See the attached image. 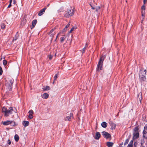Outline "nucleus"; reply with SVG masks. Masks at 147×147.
<instances>
[{"instance_id":"42","label":"nucleus","mask_w":147,"mask_h":147,"mask_svg":"<svg viewBox=\"0 0 147 147\" xmlns=\"http://www.w3.org/2000/svg\"><path fill=\"white\" fill-rule=\"evenodd\" d=\"M147 0H144V4H145L146 3Z\"/></svg>"},{"instance_id":"38","label":"nucleus","mask_w":147,"mask_h":147,"mask_svg":"<svg viewBox=\"0 0 147 147\" xmlns=\"http://www.w3.org/2000/svg\"><path fill=\"white\" fill-rule=\"evenodd\" d=\"M53 56L52 55H50L49 57V59L50 60L52 58Z\"/></svg>"},{"instance_id":"52","label":"nucleus","mask_w":147,"mask_h":147,"mask_svg":"<svg viewBox=\"0 0 147 147\" xmlns=\"http://www.w3.org/2000/svg\"><path fill=\"white\" fill-rule=\"evenodd\" d=\"M55 81H54V80L53 81V84H54V82H55Z\"/></svg>"},{"instance_id":"29","label":"nucleus","mask_w":147,"mask_h":147,"mask_svg":"<svg viewBox=\"0 0 147 147\" xmlns=\"http://www.w3.org/2000/svg\"><path fill=\"white\" fill-rule=\"evenodd\" d=\"M7 61L6 60H4L3 61V63L4 65H6L7 64Z\"/></svg>"},{"instance_id":"47","label":"nucleus","mask_w":147,"mask_h":147,"mask_svg":"<svg viewBox=\"0 0 147 147\" xmlns=\"http://www.w3.org/2000/svg\"><path fill=\"white\" fill-rule=\"evenodd\" d=\"M12 0H10L9 1V3H12Z\"/></svg>"},{"instance_id":"22","label":"nucleus","mask_w":147,"mask_h":147,"mask_svg":"<svg viewBox=\"0 0 147 147\" xmlns=\"http://www.w3.org/2000/svg\"><path fill=\"white\" fill-rule=\"evenodd\" d=\"M14 139L16 142H18L19 139V136L17 134H16L14 136Z\"/></svg>"},{"instance_id":"14","label":"nucleus","mask_w":147,"mask_h":147,"mask_svg":"<svg viewBox=\"0 0 147 147\" xmlns=\"http://www.w3.org/2000/svg\"><path fill=\"white\" fill-rule=\"evenodd\" d=\"M100 133L99 132H97L96 133L95 138L96 140H98L100 137Z\"/></svg>"},{"instance_id":"19","label":"nucleus","mask_w":147,"mask_h":147,"mask_svg":"<svg viewBox=\"0 0 147 147\" xmlns=\"http://www.w3.org/2000/svg\"><path fill=\"white\" fill-rule=\"evenodd\" d=\"M113 143L111 142H108L107 143V145L108 147H111L113 145Z\"/></svg>"},{"instance_id":"11","label":"nucleus","mask_w":147,"mask_h":147,"mask_svg":"<svg viewBox=\"0 0 147 147\" xmlns=\"http://www.w3.org/2000/svg\"><path fill=\"white\" fill-rule=\"evenodd\" d=\"M47 9L46 7H45L41 10L38 13V15L40 16L42 15L45 13V10Z\"/></svg>"},{"instance_id":"21","label":"nucleus","mask_w":147,"mask_h":147,"mask_svg":"<svg viewBox=\"0 0 147 147\" xmlns=\"http://www.w3.org/2000/svg\"><path fill=\"white\" fill-rule=\"evenodd\" d=\"M102 126L104 128H106L107 127V123L105 122H102L101 124Z\"/></svg>"},{"instance_id":"8","label":"nucleus","mask_w":147,"mask_h":147,"mask_svg":"<svg viewBox=\"0 0 147 147\" xmlns=\"http://www.w3.org/2000/svg\"><path fill=\"white\" fill-rule=\"evenodd\" d=\"M102 134L105 138L108 139L111 137L110 134L107 132L103 131L102 132Z\"/></svg>"},{"instance_id":"45","label":"nucleus","mask_w":147,"mask_h":147,"mask_svg":"<svg viewBox=\"0 0 147 147\" xmlns=\"http://www.w3.org/2000/svg\"><path fill=\"white\" fill-rule=\"evenodd\" d=\"M11 3H9V5L8 7L9 8L11 6Z\"/></svg>"},{"instance_id":"49","label":"nucleus","mask_w":147,"mask_h":147,"mask_svg":"<svg viewBox=\"0 0 147 147\" xmlns=\"http://www.w3.org/2000/svg\"><path fill=\"white\" fill-rule=\"evenodd\" d=\"M96 8H97L98 9H100V7H97Z\"/></svg>"},{"instance_id":"6","label":"nucleus","mask_w":147,"mask_h":147,"mask_svg":"<svg viewBox=\"0 0 147 147\" xmlns=\"http://www.w3.org/2000/svg\"><path fill=\"white\" fill-rule=\"evenodd\" d=\"M74 13V9L71 7L67 9V12L65 14V17L66 18H69V16L73 15Z\"/></svg>"},{"instance_id":"50","label":"nucleus","mask_w":147,"mask_h":147,"mask_svg":"<svg viewBox=\"0 0 147 147\" xmlns=\"http://www.w3.org/2000/svg\"><path fill=\"white\" fill-rule=\"evenodd\" d=\"M96 9V11H98V9L97 8H95Z\"/></svg>"},{"instance_id":"46","label":"nucleus","mask_w":147,"mask_h":147,"mask_svg":"<svg viewBox=\"0 0 147 147\" xmlns=\"http://www.w3.org/2000/svg\"><path fill=\"white\" fill-rule=\"evenodd\" d=\"M145 13H142V16L144 17Z\"/></svg>"},{"instance_id":"48","label":"nucleus","mask_w":147,"mask_h":147,"mask_svg":"<svg viewBox=\"0 0 147 147\" xmlns=\"http://www.w3.org/2000/svg\"><path fill=\"white\" fill-rule=\"evenodd\" d=\"M16 3V1H15V0H14L13 2V4H15Z\"/></svg>"},{"instance_id":"54","label":"nucleus","mask_w":147,"mask_h":147,"mask_svg":"<svg viewBox=\"0 0 147 147\" xmlns=\"http://www.w3.org/2000/svg\"><path fill=\"white\" fill-rule=\"evenodd\" d=\"M126 2H127V0H126Z\"/></svg>"},{"instance_id":"2","label":"nucleus","mask_w":147,"mask_h":147,"mask_svg":"<svg viewBox=\"0 0 147 147\" xmlns=\"http://www.w3.org/2000/svg\"><path fill=\"white\" fill-rule=\"evenodd\" d=\"M13 80L11 78H9L7 80V82L5 84V86L6 89L8 91H11L12 89V84L13 82Z\"/></svg>"},{"instance_id":"5","label":"nucleus","mask_w":147,"mask_h":147,"mask_svg":"<svg viewBox=\"0 0 147 147\" xmlns=\"http://www.w3.org/2000/svg\"><path fill=\"white\" fill-rule=\"evenodd\" d=\"M139 129L137 127H135L133 133V140L138 139L139 136V134L138 131Z\"/></svg>"},{"instance_id":"30","label":"nucleus","mask_w":147,"mask_h":147,"mask_svg":"<svg viewBox=\"0 0 147 147\" xmlns=\"http://www.w3.org/2000/svg\"><path fill=\"white\" fill-rule=\"evenodd\" d=\"M1 28L2 29H5V25L3 23L1 24Z\"/></svg>"},{"instance_id":"17","label":"nucleus","mask_w":147,"mask_h":147,"mask_svg":"<svg viewBox=\"0 0 147 147\" xmlns=\"http://www.w3.org/2000/svg\"><path fill=\"white\" fill-rule=\"evenodd\" d=\"M42 89L44 91H45L47 90H49L50 89V87L49 86H44L43 88Z\"/></svg>"},{"instance_id":"44","label":"nucleus","mask_w":147,"mask_h":147,"mask_svg":"<svg viewBox=\"0 0 147 147\" xmlns=\"http://www.w3.org/2000/svg\"><path fill=\"white\" fill-rule=\"evenodd\" d=\"M133 140H132L129 143H131V144H133Z\"/></svg>"},{"instance_id":"23","label":"nucleus","mask_w":147,"mask_h":147,"mask_svg":"<svg viewBox=\"0 0 147 147\" xmlns=\"http://www.w3.org/2000/svg\"><path fill=\"white\" fill-rule=\"evenodd\" d=\"M18 36H19V35H18V32H17L16 33V35H15V38L13 39V40H16L17 39Z\"/></svg>"},{"instance_id":"1","label":"nucleus","mask_w":147,"mask_h":147,"mask_svg":"<svg viewBox=\"0 0 147 147\" xmlns=\"http://www.w3.org/2000/svg\"><path fill=\"white\" fill-rule=\"evenodd\" d=\"M2 111L4 113V116L6 117L8 116L9 115L12 114L14 112L12 107H10L8 109L3 107L2 109Z\"/></svg>"},{"instance_id":"28","label":"nucleus","mask_w":147,"mask_h":147,"mask_svg":"<svg viewBox=\"0 0 147 147\" xmlns=\"http://www.w3.org/2000/svg\"><path fill=\"white\" fill-rule=\"evenodd\" d=\"M29 115H32L33 114L34 112L32 110H30L28 112Z\"/></svg>"},{"instance_id":"31","label":"nucleus","mask_w":147,"mask_h":147,"mask_svg":"<svg viewBox=\"0 0 147 147\" xmlns=\"http://www.w3.org/2000/svg\"><path fill=\"white\" fill-rule=\"evenodd\" d=\"M58 77V74H56L55 75L54 77V81H55L56 80L57 78Z\"/></svg>"},{"instance_id":"32","label":"nucleus","mask_w":147,"mask_h":147,"mask_svg":"<svg viewBox=\"0 0 147 147\" xmlns=\"http://www.w3.org/2000/svg\"><path fill=\"white\" fill-rule=\"evenodd\" d=\"M56 28L55 27L54 28H53L50 32L49 34H51L52 32Z\"/></svg>"},{"instance_id":"43","label":"nucleus","mask_w":147,"mask_h":147,"mask_svg":"<svg viewBox=\"0 0 147 147\" xmlns=\"http://www.w3.org/2000/svg\"><path fill=\"white\" fill-rule=\"evenodd\" d=\"M137 145V143L135 142L134 144V145L135 146V147H136V145Z\"/></svg>"},{"instance_id":"39","label":"nucleus","mask_w":147,"mask_h":147,"mask_svg":"<svg viewBox=\"0 0 147 147\" xmlns=\"http://www.w3.org/2000/svg\"><path fill=\"white\" fill-rule=\"evenodd\" d=\"M145 10H142L141 13H145Z\"/></svg>"},{"instance_id":"3","label":"nucleus","mask_w":147,"mask_h":147,"mask_svg":"<svg viewBox=\"0 0 147 147\" xmlns=\"http://www.w3.org/2000/svg\"><path fill=\"white\" fill-rule=\"evenodd\" d=\"M106 57L105 55L101 56L97 65V71H100L102 69L103 65V63L105 58Z\"/></svg>"},{"instance_id":"35","label":"nucleus","mask_w":147,"mask_h":147,"mask_svg":"<svg viewBox=\"0 0 147 147\" xmlns=\"http://www.w3.org/2000/svg\"><path fill=\"white\" fill-rule=\"evenodd\" d=\"M3 72L2 68L0 66V75H1Z\"/></svg>"},{"instance_id":"12","label":"nucleus","mask_w":147,"mask_h":147,"mask_svg":"<svg viewBox=\"0 0 147 147\" xmlns=\"http://www.w3.org/2000/svg\"><path fill=\"white\" fill-rule=\"evenodd\" d=\"M37 22L36 20H34L32 22V25L31 26V28L32 29L33 28H34L36 25Z\"/></svg>"},{"instance_id":"10","label":"nucleus","mask_w":147,"mask_h":147,"mask_svg":"<svg viewBox=\"0 0 147 147\" xmlns=\"http://www.w3.org/2000/svg\"><path fill=\"white\" fill-rule=\"evenodd\" d=\"M73 117V114L70 113L69 116H67L65 119V121H70L71 120V118Z\"/></svg>"},{"instance_id":"20","label":"nucleus","mask_w":147,"mask_h":147,"mask_svg":"<svg viewBox=\"0 0 147 147\" xmlns=\"http://www.w3.org/2000/svg\"><path fill=\"white\" fill-rule=\"evenodd\" d=\"M140 143L142 145L144 143H145V139L144 138H141L140 139Z\"/></svg>"},{"instance_id":"24","label":"nucleus","mask_w":147,"mask_h":147,"mask_svg":"<svg viewBox=\"0 0 147 147\" xmlns=\"http://www.w3.org/2000/svg\"><path fill=\"white\" fill-rule=\"evenodd\" d=\"M70 24L69 23L66 26L65 28L63 29V31L65 32L67 28L69 27V26H70Z\"/></svg>"},{"instance_id":"51","label":"nucleus","mask_w":147,"mask_h":147,"mask_svg":"<svg viewBox=\"0 0 147 147\" xmlns=\"http://www.w3.org/2000/svg\"><path fill=\"white\" fill-rule=\"evenodd\" d=\"M50 5V4H48L47 5V7H49Z\"/></svg>"},{"instance_id":"13","label":"nucleus","mask_w":147,"mask_h":147,"mask_svg":"<svg viewBox=\"0 0 147 147\" xmlns=\"http://www.w3.org/2000/svg\"><path fill=\"white\" fill-rule=\"evenodd\" d=\"M109 123L112 129H115L116 125L112 121H110Z\"/></svg>"},{"instance_id":"7","label":"nucleus","mask_w":147,"mask_h":147,"mask_svg":"<svg viewBox=\"0 0 147 147\" xmlns=\"http://www.w3.org/2000/svg\"><path fill=\"white\" fill-rule=\"evenodd\" d=\"M2 124L4 125H7L9 124H12V125L14 126L15 125V123L12 121L7 120L5 121H2Z\"/></svg>"},{"instance_id":"55","label":"nucleus","mask_w":147,"mask_h":147,"mask_svg":"<svg viewBox=\"0 0 147 147\" xmlns=\"http://www.w3.org/2000/svg\"><path fill=\"white\" fill-rule=\"evenodd\" d=\"M144 18H143L142 19L143 20L144 19Z\"/></svg>"},{"instance_id":"40","label":"nucleus","mask_w":147,"mask_h":147,"mask_svg":"<svg viewBox=\"0 0 147 147\" xmlns=\"http://www.w3.org/2000/svg\"><path fill=\"white\" fill-rule=\"evenodd\" d=\"M8 144L10 145L11 144V142L10 140H8Z\"/></svg>"},{"instance_id":"26","label":"nucleus","mask_w":147,"mask_h":147,"mask_svg":"<svg viewBox=\"0 0 147 147\" xmlns=\"http://www.w3.org/2000/svg\"><path fill=\"white\" fill-rule=\"evenodd\" d=\"M129 142V139H127L126 140L125 142H124V145H126Z\"/></svg>"},{"instance_id":"33","label":"nucleus","mask_w":147,"mask_h":147,"mask_svg":"<svg viewBox=\"0 0 147 147\" xmlns=\"http://www.w3.org/2000/svg\"><path fill=\"white\" fill-rule=\"evenodd\" d=\"M87 45H86V46H85V47L83 49L82 51V53H83L84 52L85 50L86 49V47H87Z\"/></svg>"},{"instance_id":"15","label":"nucleus","mask_w":147,"mask_h":147,"mask_svg":"<svg viewBox=\"0 0 147 147\" xmlns=\"http://www.w3.org/2000/svg\"><path fill=\"white\" fill-rule=\"evenodd\" d=\"M49 96V95L47 93H44L42 96V97L44 99L47 98Z\"/></svg>"},{"instance_id":"4","label":"nucleus","mask_w":147,"mask_h":147,"mask_svg":"<svg viewBox=\"0 0 147 147\" xmlns=\"http://www.w3.org/2000/svg\"><path fill=\"white\" fill-rule=\"evenodd\" d=\"M146 69H142L140 71L139 77L141 81H145L146 80Z\"/></svg>"},{"instance_id":"9","label":"nucleus","mask_w":147,"mask_h":147,"mask_svg":"<svg viewBox=\"0 0 147 147\" xmlns=\"http://www.w3.org/2000/svg\"><path fill=\"white\" fill-rule=\"evenodd\" d=\"M143 137L145 138H147V126L145 125L143 131Z\"/></svg>"},{"instance_id":"25","label":"nucleus","mask_w":147,"mask_h":147,"mask_svg":"<svg viewBox=\"0 0 147 147\" xmlns=\"http://www.w3.org/2000/svg\"><path fill=\"white\" fill-rule=\"evenodd\" d=\"M66 38V37L65 36H63L61 37V42H63L64 40Z\"/></svg>"},{"instance_id":"37","label":"nucleus","mask_w":147,"mask_h":147,"mask_svg":"<svg viewBox=\"0 0 147 147\" xmlns=\"http://www.w3.org/2000/svg\"><path fill=\"white\" fill-rule=\"evenodd\" d=\"M127 147H133V144H131V143H129Z\"/></svg>"},{"instance_id":"41","label":"nucleus","mask_w":147,"mask_h":147,"mask_svg":"<svg viewBox=\"0 0 147 147\" xmlns=\"http://www.w3.org/2000/svg\"><path fill=\"white\" fill-rule=\"evenodd\" d=\"M90 6L91 7H92V9H95V8L94 7H93L92 5L90 4Z\"/></svg>"},{"instance_id":"36","label":"nucleus","mask_w":147,"mask_h":147,"mask_svg":"<svg viewBox=\"0 0 147 147\" xmlns=\"http://www.w3.org/2000/svg\"><path fill=\"white\" fill-rule=\"evenodd\" d=\"M28 118L30 119H32L33 118L32 115H29L28 116Z\"/></svg>"},{"instance_id":"34","label":"nucleus","mask_w":147,"mask_h":147,"mask_svg":"<svg viewBox=\"0 0 147 147\" xmlns=\"http://www.w3.org/2000/svg\"><path fill=\"white\" fill-rule=\"evenodd\" d=\"M145 5H144L142 6L141 7L142 10H145Z\"/></svg>"},{"instance_id":"16","label":"nucleus","mask_w":147,"mask_h":147,"mask_svg":"<svg viewBox=\"0 0 147 147\" xmlns=\"http://www.w3.org/2000/svg\"><path fill=\"white\" fill-rule=\"evenodd\" d=\"M138 99L141 102L142 99V96L141 93L140 92L138 95Z\"/></svg>"},{"instance_id":"53","label":"nucleus","mask_w":147,"mask_h":147,"mask_svg":"<svg viewBox=\"0 0 147 147\" xmlns=\"http://www.w3.org/2000/svg\"><path fill=\"white\" fill-rule=\"evenodd\" d=\"M59 35V34H58L57 35V37H58V35Z\"/></svg>"},{"instance_id":"27","label":"nucleus","mask_w":147,"mask_h":147,"mask_svg":"<svg viewBox=\"0 0 147 147\" xmlns=\"http://www.w3.org/2000/svg\"><path fill=\"white\" fill-rule=\"evenodd\" d=\"M76 26H74L71 29V30L70 31V32L71 33V32L74 31L75 29H76Z\"/></svg>"},{"instance_id":"18","label":"nucleus","mask_w":147,"mask_h":147,"mask_svg":"<svg viewBox=\"0 0 147 147\" xmlns=\"http://www.w3.org/2000/svg\"><path fill=\"white\" fill-rule=\"evenodd\" d=\"M23 125L24 127L28 126L29 124V122L28 121H23Z\"/></svg>"}]
</instances>
